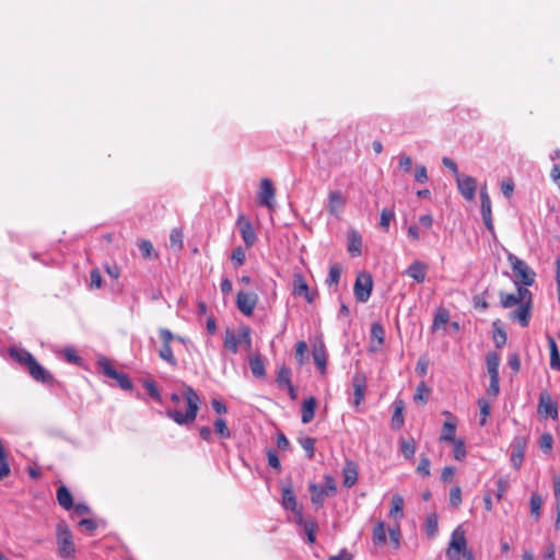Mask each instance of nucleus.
<instances>
[{
	"mask_svg": "<svg viewBox=\"0 0 560 560\" xmlns=\"http://www.w3.org/2000/svg\"><path fill=\"white\" fill-rule=\"evenodd\" d=\"M171 400L176 406H178L183 400H185L186 412L183 413L177 409H170L166 411V416L168 418H171L174 422L180 425L188 424L195 421L199 409L200 398L192 387L187 386L184 389L183 395L176 393L172 394Z\"/></svg>",
	"mask_w": 560,
	"mask_h": 560,
	"instance_id": "f257e3e1",
	"label": "nucleus"
},
{
	"mask_svg": "<svg viewBox=\"0 0 560 560\" xmlns=\"http://www.w3.org/2000/svg\"><path fill=\"white\" fill-rule=\"evenodd\" d=\"M240 346H243L247 351L252 349L250 328L247 326L240 327L236 332L231 329L225 331L224 347L233 354H236Z\"/></svg>",
	"mask_w": 560,
	"mask_h": 560,
	"instance_id": "f03ea898",
	"label": "nucleus"
},
{
	"mask_svg": "<svg viewBox=\"0 0 560 560\" xmlns=\"http://www.w3.org/2000/svg\"><path fill=\"white\" fill-rule=\"evenodd\" d=\"M471 552L467 549V540L465 530L462 525H458L451 534L448 548L446 549L445 556L447 560H459L462 553L465 558V553Z\"/></svg>",
	"mask_w": 560,
	"mask_h": 560,
	"instance_id": "7ed1b4c3",
	"label": "nucleus"
},
{
	"mask_svg": "<svg viewBox=\"0 0 560 560\" xmlns=\"http://www.w3.org/2000/svg\"><path fill=\"white\" fill-rule=\"evenodd\" d=\"M508 260L516 278V284L528 287L534 283L536 273L524 260L513 254H509Z\"/></svg>",
	"mask_w": 560,
	"mask_h": 560,
	"instance_id": "20e7f679",
	"label": "nucleus"
},
{
	"mask_svg": "<svg viewBox=\"0 0 560 560\" xmlns=\"http://www.w3.org/2000/svg\"><path fill=\"white\" fill-rule=\"evenodd\" d=\"M57 546L58 553L61 558L67 559L74 556L75 547L73 542L72 533L68 525L59 523L57 525Z\"/></svg>",
	"mask_w": 560,
	"mask_h": 560,
	"instance_id": "39448f33",
	"label": "nucleus"
},
{
	"mask_svg": "<svg viewBox=\"0 0 560 560\" xmlns=\"http://www.w3.org/2000/svg\"><path fill=\"white\" fill-rule=\"evenodd\" d=\"M159 335L162 341V345L159 349L160 359L165 361L168 365L176 368L177 359L175 358L171 346L175 339V335L167 328H160Z\"/></svg>",
	"mask_w": 560,
	"mask_h": 560,
	"instance_id": "423d86ee",
	"label": "nucleus"
},
{
	"mask_svg": "<svg viewBox=\"0 0 560 560\" xmlns=\"http://www.w3.org/2000/svg\"><path fill=\"white\" fill-rule=\"evenodd\" d=\"M324 479L325 486L323 488L316 485L310 486L311 500L317 505H322L326 497H332L337 491L335 479L330 475H326Z\"/></svg>",
	"mask_w": 560,
	"mask_h": 560,
	"instance_id": "0eeeda50",
	"label": "nucleus"
},
{
	"mask_svg": "<svg viewBox=\"0 0 560 560\" xmlns=\"http://www.w3.org/2000/svg\"><path fill=\"white\" fill-rule=\"evenodd\" d=\"M347 206V197L340 190H329L326 201L327 212L339 219Z\"/></svg>",
	"mask_w": 560,
	"mask_h": 560,
	"instance_id": "6e6552de",
	"label": "nucleus"
},
{
	"mask_svg": "<svg viewBox=\"0 0 560 560\" xmlns=\"http://www.w3.org/2000/svg\"><path fill=\"white\" fill-rule=\"evenodd\" d=\"M372 288L373 281L371 275L368 272H360L354 283V296L357 301L365 303L371 296Z\"/></svg>",
	"mask_w": 560,
	"mask_h": 560,
	"instance_id": "1a4fd4ad",
	"label": "nucleus"
},
{
	"mask_svg": "<svg viewBox=\"0 0 560 560\" xmlns=\"http://www.w3.org/2000/svg\"><path fill=\"white\" fill-rule=\"evenodd\" d=\"M98 366L107 377L116 380L122 389L129 390L132 388L129 377L126 374L119 373L106 358L98 360Z\"/></svg>",
	"mask_w": 560,
	"mask_h": 560,
	"instance_id": "9d476101",
	"label": "nucleus"
},
{
	"mask_svg": "<svg viewBox=\"0 0 560 560\" xmlns=\"http://www.w3.org/2000/svg\"><path fill=\"white\" fill-rule=\"evenodd\" d=\"M526 300H532V294L529 290L524 287L517 288V294L500 293L501 305L504 308H511L517 304L521 305Z\"/></svg>",
	"mask_w": 560,
	"mask_h": 560,
	"instance_id": "9b49d317",
	"label": "nucleus"
},
{
	"mask_svg": "<svg viewBox=\"0 0 560 560\" xmlns=\"http://www.w3.org/2000/svg\"><path fill=\"white\" fill-rule=\"evenodd\" d=\"M456 184L459 192L462 196L468 200L471 201L475 199L476 190H477V182L474 177L469 175L460 174L456 178Z\"/></svg>",
	"mask_w": 560,
	"mask_h": 560,
	"instance_id": "f8f14e48",
	"label": "nucleus"
},
{
	"mask_svg": "<svg viewBox=\"0 0 560 560\" xmlns=\"http://www.w3.org/2000/svg\"><path fill=\"white\" fill-rule=\"evenodd\" d=\"M257 301L258 298L256 293L240 291L236 298V305L241 313L249 316L253 314Z\"/></svg>",
	"mask_w": 560,
	"mask_h": 560,
	"instance_id": "ddd939ff",
	"label": "nucleus"
},
{
	"mask_svg": "<svg viewBox=\"0 0 560 560\" xmlns=\"http://www.w3.org/2000/svg\"><path fill=\"white\" fill-rule=\"evenodd\" d=\"M259 203L271 209L275 206V188L269 178H262L258 191Z\"/></svg>",
	"mask_w": 560,
	"mask_h": 560,
	"instance_id": "4468645a",
	"label": "nucleus"
},
{
	"mask_svg": "<svg viewBox=\"0 0 560 560\" xmlns=\"http://www.w3.org/2000/svg\"><path fill=\"white\" fill-rule=\"evenodd\" d=\"M293 294L303 296L310 304L315 301V293L310 291L308 284L301 273L293 276Z\"/></svg>",
	"mask_w": 560,
	"mask_h": 560,
	"instance_id": "2eb2a0df",
	"label": "nucleus"
},
{
	"mask_svg": "<svg viewBox=\"0 0 560 560\" xmlns=\"http://www.w3.org/2000/svg\"><path fill=\"white\" fill-rule=\"evenodd\" d=\"M353 385V405L359 407L365 397L366 390V376L364 373H355L352 378Z\"/></svg>",
	"mask_w": 560,
	"mask_h": 560,
	"instance_id": "dca6fc26",
	"label": "nucleus"
},
{
	"mask_svg": "<svg viewBox=\"0 0 560 560\" xmlns=\"http://www.w3.org/2000/svg\"><path fill=\"white\" fill-rule=\"evenodd\" d=\"M530 303L532 300H526L517 310L511 312L510 318L517 322L522 327H527L530 319Z\"/></svg>",
	"mask_w": 560,
	"mask_h": 560,
	"instance_id": "f3484780",
	"label": "nucleus"
},
{
	"mask_svg": "<svg viewBox=\"0 0 560 560\" xmlns=\"http://www.w3.org/2000/svg\"><path fill=\"white\" fill-rule=\"evenodd\" d=\"M282 506L285 510H290L296 514V518L302 522V511L298 506L296 497L291 487L282 488Z\"/></svg>",
	"mask_w": 560,
	"mask_h": 560,
	"instance_id": "a211bd4d",
	"label": "nucleus"
},
{
	"mask_svg": "<svg viewBox=\"0 0 560 560\" xmlns=\"http://www.w3.org/2000/svg\"><path fill=\"white\" fill-rule=\"evenodd\" d=\"M443 415H445L450 420L445 421L442 428V433L440 435L441 442H454L457 439L455 438L456 434V420L453 417V415L450 411H443Z\"/></svg>",
	"mask_w": 560,
	"mask_h": 560,
	"instance_id": "6ab92c4d",
	"label": "nucleus"
},
{
	"mask_svg": "<svg viewBox=\"0 0 560 560\" xmlns=\"http://www.w3.org/2000/svg\"><path fill=\"white\" fill-rule=\"evenodd\" d=\"M385 341V330L380 323H373L371 325V346L370 351H380Z\"/></svg>",
	"mask_w": 560,
	"mask_h": 560,
	"instance_id": "aec40b11",
	"label": "nucleus"
},
{
	"mask_svg": "<svg viewBox=\"0 0 560 560\" xmlns=\"http://www.w3.org/2000/svg\"><path fill=\"white\" fill-rule=\"evenodd\" d=\"M428 266L420 261L413 260L406 269L405 273L412 278L417 283H423L425 281Z\"/></svg>",
	"mask_w": 560,
	"mask_h": 560,
	"instance_id": "412c9836",
	"label": "nucleus"
},
{
	"mask_svg": "<svg viewBox=\"0 0 560 560\" xmlns=\"http://www.w3.org/2000/svg\"><path fill=\"white\" fill-rule=\"evenodd\" d=\"M538 412L540 415L549 416L552 419L558 417L557 405L552 401L547 393H541L539 397Z\"/></svg>",
	"mask_w": 560,
	"mask_h": 560,
	"instance_id": "4be33fe9",
	"label": "nucleus"
},
{
	"mask_svg": "<svg viewBox=\"0 0 560 560\" xmlns=\"http://www.w3.org/2000/svg\"><path fill=\"white\" fill-rule=\"evenodd\" d=\"M237 223L240 225V231L245 245L247 247L253 246L256 242V233L252 223L244 217H240Z\"/></svg>",
	"mask_w": 560,
	"mask_h": 560,
	"instance_id": "5701e85b",
	"label": "nucleus"
},
{
	"mask_svg": "<svg viewBox=\"0 0 560 560\" xmlns=\"http://www.w3.org/2000/svg\"><path fill=\"white\" fill-rule=\"evenodd\" d=\"M31 376L40 383L50 384L52 382L51 374L44 369L36 360L32 361L27 368Z\"/></svg>",
	"mask_w": 560,
	"mask_h": 560,
	"instance_id": "b1692460",
	"label": "nucleus"
},
{
	"mask_svg": "<svg viewBox=\"0 0 560 560\" xmlns=\"http://www.w3.org/2000/svg\"><path fill=\"white\" fill-rule=\"evenodd\" d=\"M348 252L353 257L360 256L362 253V237L357 231H350L348 233Z\"/></svg>",
	"mask_w": 560,
	"mask_h": 560,
	"instance_id": "393cba45",
	"label": "nucleus"
},
{
	"mask_svg": "<svg viewBox=\"0 0 560 560\" xmlns=\"http://www.w3.org/2000/svg\"><path fill=\"white\" fill-rule=\"evenodd\" d=\"M313 359L320 374H325L327 365V354L323 343L313 348Z\"/></svg>",
	"mask_w": 560,
	"mask_h": 560,
	"instance_id": "a878e982",
	"label": "nucleus"
},
{
	"mask_svg": "<svg viewBox=\"0 0 560 560\" xmlns=\"http://www.w3.org/2000/svg\"><path fill=\"white\" fill-rule=\"evenodd\" d=\"M388 516L400 521L404 516V498L400 494H395L390 501V509L388 512Z\"/></svg>",
	"mask_w": 560,
	"mask_h": 560,
	"instance_id": "bb28decb",
	"label": "nucleus"
},
{
	"mask_svg": "<svg viewBox=\"0 0 560 560\" xmlns=\"http://www.w3.org/2000/svg\"><path fill=\"white\" fill-rule=\"evenodd\" d=\"M316 408V399L314 397H310L304 400L302 405V417L301 420L304 424L310 423L315 415Z\"/></svg>",
	"mask_w": 560,
	"mask_h": 560,
	"instance_id": "cd10ccee",
	"label": "nucleus"
},
{
	"mask_svg": "<svg viewBox=\"0 0 560 560\" xmlns=\"http://www.w3.org/2000/svg\"><path fill=\"white\" fill-rule=\"evenodd\" d=\"M57 501L65 510H70L73 506V498L71 492L66 486H60L57 489Z\"/></svg>",
	"mask_w": 560,
	"mask_h": 560,
	"instance_id": "c85d7f7f",
	"label": "nucleus"
},
{
	"mask_svg": "<svg viewBox=\"0 0 560 560\" xmlns=\"http://www.w3.org/2000/svg\"><path fill=\"white\" fill-rule=\"evenodd\" d=\"M10 355L18 361L19 363L25 365L28 368L32 361L35 360V358L25 349L22 348H11L10 349Z\"/></svg>",
	"mask_w": 560,
	"mask_h": 560,
	"instance_id": "c756f323",
	"label": "nucleus"
},
{
	"mask_svg": "<svg viewBox=\"0 0 560 560\" xmlns=\"http://www.w3.org/2000/svg\"><path fill=\"white\" fill-rule=\"evenodd\" d=\"M372 541L375 546H382L386 542L385 523L382 520L377 521L373 527Z\"/></svg>",
	"mask_w": 560,
	"mask_h": 560,
	"instance_id": "7c9ffc66",
	"label": "nucleus"
},
{
	"mask_svg": "<svg viewBox=\"0 0 560 560\" xmlns=\"http://www.w3.org/2000/svg\"><path fill=\"white\" fill-rule=\"evenodd\" d=\"M486 363L489 377H499L500 355L497 352H489Z\"/></svg>",
	"mask_w": 560,
	"mask_h": 560,
	"instance_id": "2f4dec72",
	"label": "nucleus"
},
{
	"mask_svg": "<svg viewBox=\"0 0 560 560\" xmlns=\"http://www.w3.org/2000/svg\"><path fill=\"white\" fill-rule=\"evenodd\" d=\"M249 366H250L252 373L255 377H258V378L265 377V375H266L265 361L259 354H256L249 359Z\"/></svg>",
	"mask_w": 560,
	"mask_h": 560,
	"instance_id": "473e14b6",
	"label": "nucleus"
},
{
	"mask_svg": "<svg viewBox=\"0 0 560 560\" xmlns=\"http://www.w3.org/2000/svg\"><path fill=\"white\" fill-rule=\"evenodd\" d=\"M342 474L345 487L351 488L352 486L355 485L358 480V471L351 463L347 464V466L342 470Z\"/></svg>",
	"mask_w": 560,
	"mask_h": 560,
	"instance_id": "72a5a7b5",
	"label": "nucleus"
},
{
	"mask_svg": "<svg viewBox=\"0 0 560 560\" xmlns=\"http://www.w3.org/2000/svg\"><path fill=\"white\" fill-rule=\"evenodd\" d=\"M548 345L550 350V368L552 370L560 371V354L558 351L557 343L552 337L548 338Z\"/></svg>",
	"mask_w": 560,
	"mask_h": 560,
	"instance_id": "f704fd0d",
	"label": "nucleus"
},
{
	"mask_svg": "<svg viewBox=\"0 0 560 560\" xmlns=\"http://www.w3.org/2000/svg\"><path fill=\"white\" fill-rule=\"evenodd\" d=\"M424 529H425L427 535L430 538H433L436 536L438 530H439V524H438V515L435 513H431V514L427 515Z\"/></svg>",
	"mask_w": 560,
	"mask_h": 560,
	"instance_id": "c9c22d12",
	"label": "nucleus"
},
{
	"mask_svg": "<svg viewBox=\"0 0 560 560\" xmlns=\"http://www.w3.org/2000/svg\"><path fill=\"white\" fill-rule=\"evenodd\" d=\"M296 522L303 526L304 528V532L306 534V537H307V541L310 544H314L315 540H316V530H317V525L313 522V521H303L302 522L300 521V518H296Z\"/></svg>",
	"mask_w": 560,
	"mask_h": 560,
	"instance_id": "e433bc0d",
	"label": "nucleus"
},
{
	"mask_svg": "<svg viewBox=\"0 0 560 560\" xmlns=\"http://www.w3.org/2000/svg\"><path fill=\"white\" fill-rule=\"evenodd\" d=\"M299 443L302 446V448L306 452L307 458L312 459L315 454L316 440L312 436H301L299 439Z\"/></svg>",
	"mask_w": 560,
	"mask_h": 560,
	"instance_id": "4c0bfd02",
	"label": "nucleus"
},
{
	"mask_svg": "<svg viewBox=\"0 0 560 560\" xmlns=\"http://www.w3.org/2000/svg\"><path fill=\"white\" fill-rule=\"evenodd\" d=\"M404 405L402 401L395 402V410L392 416V424L394 428L399 429L404 424Z\"/></svg>",
	"mask_w": 560,
	"mask_h": 560,
	"instance_id": "58836bf2",
	"label": "nucleus"
},
{
	"mask_svg": "<svg viewBox=\"0 0 560 560\" xmlns=\"http://www.w3.org/2000/svg\"><path fill=\"white\" fill-rule=\"evenodd\" d=\"M480 201H481V215H488L491 212V200L487 190V186L485 185L480 189Z\"/></svg>",
	"mask_w": 560,
	"mask_h": 560,
	"instance_id": "ea45409f",
	"label": "nucleus"
},
{
	"mask_svg": "<svg viewBox=\"0 0 560 560\" xmlns=\"http://www.w3.org/2000/svg\"><path fill=\"white\" fill-rule=\"evenodd\" d=\"M10 474V466L8 463V455L0 440V480Z\"/></svg>",
	"mask_w": 560,
	"mask_h": 560,
	"instance_id": "a19ab883",
	"label": "nucleus"
},
{
	"mask_svg": "<svg viewBox=\"0 0 560 560\" xmlns=\"http://www.w3.org/2000/svg\"><path fill=\"white\" fill-rule=\"evenodd\" d=\"M400 450L406 459L413 458L416 454V443L412 439L402 440L400 443Z\"/></svg>",
	"mask_w": 560,
	"mask_h": 560,
	"instance_id": "79ce46f5",
	"label": "nucleus"
},
{
	"mask_svg": "<svg viewBox=\"0 0 560 560\" xmlns=\"http://www.w3.org/2000/svg\"><path fill=\"white\" fill-rule=\"evenodd\" d=\"M277 383L279 386L287 387L291 385V370L287 366H281L278 371Z\"/></svg>",
	"mask_w": 560,
	"mask_h": 560,
	"instance_id": "37998d69",
	"label": "nucleus"
},
{
	"mask_svg": "<svg viewBox=\"0 0 560 560\" xmlns=\"http://www.w3.org/2000/svg\"><path fill=\"white\" fill-rule=\"evenodd\" d=\"M478 406L480 408V420L479 424L483 427L487 423V419L490 416L491 407L488 400L485 398H480L478 400Z\"/></svg>",
	"mask_w": 560,
	"mask_h": 560,
	"instance_id": "c03bdc74",
	"label": "nucleus"
},
{
	"mask_svg": "<svg viewBox=\"0 0 560 560\" xmlns=\"http://www.w3.org/2000/svg\"><path fill=\"white\" fill-rule=\"evenodd\" d=\"M395 218V212L393 209H383L382 212H381V218H380V226L384 230V231H388L389 229V224L392 222V220H394Z\"/></svg>",
	"mask_w": 560,
	"mask_h": 560,
	"instance_id": "a18cd8bd",
	"label": "nucleus"
},
{
	"mask_svg": "<svg viewBox=\"0 0 560 560\" xmlns=\"http://www.w3.org/2000/svg\"><path fill=\"white\" fill-rule=\"evenodd\" d=\"M453 444V454H454V458L456 460H464L466 458V447H465V442L460 439L452 442Z\"/></svg>",
	"mask_w": 560,
	"mask_h": 560,
	"instance_id": "49530a36",
	"label": "nucleus"
},
{
	"mask_svg": "<svg viewBox=\"0 0 560 560\" xmlns=\"http://www.w3.org/2000/svg\"><path fill=\"white\" fill-rule=\"evenodd\" d=\"M524 459V447L517 445L511 454V464L515 469H520Z\"/></svg>",
	"mask_w": 560,
	"mask_h": 560,
	"instance_id": "de8ad7c7",
	"label": "nucleus"
},
{
	"mask_svg": "<svg viewBox=\"0 0 560 560\" xmlns=\"http://www.w3.org/2000/svg\"><path fill=\"white\" fill-rule=\"evenodd\" d=\"M530 514L535 516L536 518H539L540 516V509L542 504V499L538 493H533L530 497Z\"/></svg>",
	"mask_w": 560,
	"mask_h": 560,
	"instance_id": "09e8293b",
	"label": "nucleus"
},
{
	"mask_svg": "<svg viewBox=\"0 0 560 560\" xmlns=\"http://www.w3.org/2000/svg\"><path fill=\"white\" fill-rule=\"evenodd\" d=\"M430 389L424 382H421L416 389L413 399L415 401H421L425 404L428 401Z\"/></svg>",
	"mask_w": 560,
	"mask_h": 560,
	"instance_id": "8fccbe9b",
	"label": "nucleus"
},
{
	"mask_svg": "<svg viewBox=\"0 0 560 560\" xmlns=\"http://www.w3.org/2000/svg\"><path fill=\"white\" fill-rule=\"evenodd\" d=\"M214 431L222 439H228L231 435L226 422L222 418H219L214 421Z\"/></svg>",
	"mask_w": 560,
	"mask_h": 560,
	"instance_id": "3c124183",
	"label": "nucleus"
},
{
	"mask_svg": "<svg viewBox=\"0 0 560 560\" xmlns=\"http://www.w3.org/2000/svg\"><path fill=\"white\" fill-rule=\"evenodd\" d=\"M448 318H450V316H448L447 311L443 310V311L438 312L433 319L432 329L435 330V329L440 328L441 326L445 325L448 322Z\"/></svg>",
	"mask_w": 560,
	"mask_h": 560,
	"instance_id": "603ef678",
	"label": "nucleus"
},
{
	"mask_svg": "<svg viewBox=\"0 0 560 560\" xmlns=\"http://www.w3.org/2000/svg\"><path fill=\"white\" fill-rule=\"evenodd\" d=\"M510 487V481L508 478L505 477H500L498 480H497V493H495V497L497 499L500 501L504 493L506 492L508 488Z\"/></svg>",
	"mask_w": 560,
	"mask_h": 560,
	"instance_id": "864d4df0",
	"label": "nucleus"
},
{
	"mask_svg": "<svg viewBox=\"0 0 560 560\" xmlns=\"http://www.w3.org/2000/svg\"><path fill=\"white\" fill-rule=\"evenodd\" d=\"M430 459L427 456H421L420 462L417 466V472L422 477H428L430 475Z\"/></svg>",
	"mask_w": 560,
	"mask_h": 560,
	"instance_id": "5fc2aeb1",
	"label": "nucleus"
},
{
	"mask_svg": "<svg viewBox=\"0 0 560 560\" xmlns=\"http://www.w3.org/2000/svg\"><path fill=\"white\" fill-rule=\"evenodd\" d=\"M341 277V269L338 265H334L329 269L328 278L326 282L328 284H338Z\"/></svg>",
	"mask_w": 560,
	"mask_h": 560,
	"instance_id": "6e6d98bb",
	"label": "nucleus"
},
{
	"mask_svg": "<svg viewBox=\"0 0 560 560\" xmlns=\"http://www.w3.org/2000/svg\"><path fill=\"white\" fill-rule=\"evenodd\" d=\"M144 388L148 390L149 395L156 401H161L160 392L153 381L147 380L143 383Z\"/></svg>",
	"mask_w": 560,
	"mask_h": 560,
	"instance_id": "4d7b16f0",
	"label": "nucleus"
},
{
	"mask_svg": "<svg viewBox=\"0 0 560 560\" xmlns=\"http://www.w3.org/2000/svg\"><path fill=\"white\" fill-rule=\"evenodd\" d=\"M552 436L549 433H545L541 435L539 441V447L544 453H549L552 450Z\"/></svg>",
	"mask_w": 560,
	"mask_h": 560,
	"instance_id": "13d9d810",
	"label": "nucleus"
},
{
	"mask_svg": "<svg viewBox=\"0 0 560 560\" xmlns=\"http://www.w3.org/2000/svg\"><path fill=\"white\" fill-rule=\"evenodd\" d=\"M170 242H171L172 246L177 247L178 249H180L183 247V233H182V231L178 230V229L172 230L171 235H170Z\"/></svg>",
	"mask_w": 560,
	"mask_h": 560,
	"instance_id": "bf43d9fd",
	"label": "nucleus"
},
{
	"mask_svg": "<svg viewBox=\"0 0 560 560\" xmlns=\"http://www.w3.org/2000/svg\"><path fill=\"white\" fill-rule=\"evenodd\" d=\"M389 540L395 549L400 546V529L399 526L388 528Z\"/></svg>",
	"mask_w": 560,
	"mask_h": 560,
	"instance_id": "052dcab7",
	"label": "nucleus"
},
{
	"mask_svg": "<svg viewBox=\"0 0 560 560\" xmlns=\"http://www.w3.org/2000/svg\"><path fill=\"white\" fill-rule=\"evenodd\" d=\"M267 458H268V465L270 467L277 469L278 471H280L281 464H280V459H279V456H278L277 452L273 451V450H268L267 451Z\"/></svg>",
	"mask_w": 560,
	"mask_h": 560,
	"instance_id": "680f3d73",
	"label": "nucleus"
},
{
	"mask_svg": "<svg viewBox=\"0 0 560 560\" xmlns=\"http://www.w3.org/2000/svg\"><path fill=\"white\" fill-rule=\"evenodd\" d=\"M62 353H63L65 359L69 363L78 364L81 361V358L79 357L75 349H73V348H65Z\"/></svg>",
	"mask_w": 560,
	"mask_h": 560,
	"instance_id": "e2e57ef3",
	"label": "nucleus"
},
{
	"mask_svg": "<svg viewBox=\"0 0 560 560\" xmlns=\"http://www.w3.org/2000/svg\"><path fill=\"white\" fill-rule=\"evenodd\" d=\"M307 352V345L305 341H299L295 348V358L300 364L304 363L305 353Z\"/></svg>",
	"mask_w": 560,
	"mask_h": 560,
	"instance_id": "0e129e2a",
	"label": "nucleus"
},
{
	"mask_svg": "<svg viewBox=\"0 0 560 560\" xmlns=\"http://www.w3.org/2000/svg\"><path fill=\"white\" fill-rule=\"evenodd\" d=\"M245 258H246L245 252L241 247L235 248L231 256V259L236 267H240L241 265H243L245 261Z\"/></svg>",
	"mask_w": 560,
	"mask_h": 560,
	"instance_id": "69168bd1",
	"label": "nucleus"
},
{
	"mask_svg": "<svg viewBox=\"0 0 560 560\" xmlns=\"http://www.w3.org/2000/svg\"><path fill=\"white\" fill-rule=\"evenodd\" d=\"M451 505L457 508L462 503V490L459 487H455L450 492Z\"/></svg>",
	"mask_w": 560,
	"mask_h": 560,
	"instance_id": "338daca9",
	"label": "nucleus"
},
{
	"mask_svg": "<svg viewBox=\"0 0 560 560\" xmlns=\"http://www.w3.org/2000/svg\"><path fill=\"white\" fill-rule=\"evenodd\" d=\"M415 179L418 183H424L428 180V172L424 165H418L415 170Z\"/></svg>",
	"mask_w": 560,
	"mask_h": 560,
	"instance_id": "774afa93",
	"label": "nucleus"
}]
</instances>
